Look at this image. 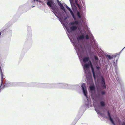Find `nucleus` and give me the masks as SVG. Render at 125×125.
<instances>
[{"label":"nucleus","mask_w":125,"mask_h":125,"mask_svg":"<svg viewBox=\"0 0 125 125\" xmlns=\"http://www.w3.org/2000/svg\"><path fill=\"white\" fill-rule=\"evenodd\" d=\"M87 76V75L86 76V82L88 84H89L90 85H92L93 84H94L93 80L91 77H88Z\"/></svg>","instance_id":"nucleus-18"},{"label":"nucleus","mask_w":125,"mask_h":125,"mask_svg":"<svg viewBox=\"0 0 125 125\" xmlns=\"http://www.w3.org/2000/svg\"><path fill=\"white\" fill-rule=\"evenodd\" d=\"M117 60H116V62H117Z\"/></svg>","instance_id":"nucleus-42"},{"label":"nucleus","mask_w":125,"mask_h":125,"mask_svg":"<svg viewBox=\"0 0 125 125\" xmlns=\"http://www.w3.org/2000/svg\"><path fill=\"white\" fill-rule=\"evenodd\" d=\"M80 32H83L84 34H82L76 38L75 37V36L74 37L71 38L72 39H73V40L71 39L69 34L68 33L67 34L70 40L71 43L73 44L76 51V49L78 50L87 48L86 43L85 44L79 41L80 40H83L85 39L88 40L86 42L92 40L94 44L96 43V40L94 39L93 34L90 31H88V34L84 30H83V31L81 30Z\"/></svg>","instance_id":"nucleus-2"},{"label":"nucleus","mask_w":125,"mask_h":125,"mask_svg":"<svg viewBox=\"0 0 125 125\" xmlns=\"http://www.w3.org/2000/svg\"><path fill=\"white\" fill-rule=\"evenodd\" d=\"M69 84L65 83H61V88L66 89L69 88Z\"/></svg>","instance_id":"nucleus-23"},{"label":"nucleus","mask_w":125,"mask_h":125,"mask_svg":"<svg viewBox=\"0 0 125 125\" xmlns=\"http://www.w3.org/2000/svg\"><path fill=\"white\" fill-rule=\"evenodd\" d=\"M55 8H56V5H55Z\"/></svg>","instance_id":"nucleus-43"},{"label":"nucleus","mask_w":125,"mask_h":125,"mask_svg":"<svg viewBox=\"0 0 125 125\" xmlns=\"http://www.w3.org/2000/svg\"><path fill=\"white\" fill-rule=\"evenodd\" d=\"M54 83H45V88H51L54 87Z\"/></svg>","instance_id":"nucleus-22"},{"label":"nucleus","mask_w":125,"mask_h":125,"mask_svg":"<svg viewBox=\"0 0 125 125\" xmlns=\"http://www.w3.org/2000/svg\"><path fill=\"white\" fill-rule=\"evenodd\" d=\"M107 70V68L105 67L103 69V71H104V72L103 73V74L104 75L105 73H106V71Z\"/></svg>","instance_id":"nucleus-31"},{"label":"nucleus","mask_w":125,"mask_h":125,"mask_svg":"<svg viewBox=\"0 0 125 125\" xmlns=\"http://www.w3.org/2000/svg\"><path fill=\"white\" fill-rule=\"evenodd\" d=\"M115 73L116 75L115 76V78L117 81L120 83L121 86V91L122 92L123 94L124 95L122 96V98L124 99L125 100V90L123 86L121 83V80L120 78L118 76V74L117 71H115Z\"/></svg>","instance_id":"nucleus-9"},{"label":"nucleus","mask_w":125,"mask_h":125,"mask_svg":"<svg viewBox=\"0 0 125 125\" xmlns=\"http://www.w3.org/2000/svg\"><path fill=\"white\" fill-rule=\"evenodd\" d=\"M83 68L84 72L85 73V75H87L88 73H89L90 70L89 69V64L88 63H81Z\"/></svg>","instance_id":"nucleus-12"},{"label":"nucleus","mask_w":125,"mask_h":125,"mask_svg":"<svg viewBox=\"0 0 125 125\" xmlns=\"http://www.w3.org/2000/svg\"><path fill=\"white\" fill-rule=\"evenodd\" d=\"M70 1V3L71 6H72V9H73V6H72V4L71 1V0H69ZM75 2L76 4H77L78 3V0H73Z\"/></svg>","instance_id":"nucleus-29"},{"label":"nucleus","mask_w":125,"mask_h":125,"mask_svg":"<svg viewBox=\"0 0 125 125\" xmlns=\"http://www.w3.org/2000/svg\"><path fill=\"white\" fill-rule=\"evenodd\" d=\"M57 2H58V1H59V0H56Z\"/></svg>","instance_id":"nucleus-40"},{"label":"nucleus","mask_w":125,"mask_h":125,"mask_svg":"<svg viewBox=\"0 0 125 125\" xmlns=\"http://www.w3.org/2000/svg\"><path fill=\"white\" fill-rule=\"evenodd\" d=\"M76 51L81 63H88L90 61L91 64L92 65V62L88 56L87 48L78 50L76 49Z\"/></svg>","instance_id":"nucleus-4"},{"label":"nucleus","mask_w":125,"mask_h":125,"mask_svg":"<svg viewBox=\"0 0 125 125\" xmlns=\"http://www.w3.org/2000/svg\"><path fill=\"white\" fill-rule=\"evenodd\" d=\"M38 84V83H25L24 87L37 86Z\"/></svg>","instance_id":"nucleus-16"},{"label":"nucleus","mask_w":125,"mask_h":125,"mask_svg":"<svg viewBox=\"0 0 125 125\" xmlns=\"http://www.w3.org/2000/svg\"><path fill=\"white\" fill-rule=\"evenodd\" d=\"M105 56L106 58L108 59L109 60H111L113 58V56H112V55L105 54Z\"/></svg>","instance_id":"nucleus-26"},{"label":"nucleus","mask_w":125,"mask_h":125,"mask_svg":"<svg viewBox=\"0 0 125 125\" xmlns=\"http://www.w3.org/2000/svg\"><path fill=\"white\" fill-rule=\"evenodd\" d=\"M96 43L94 44L92 40L86 42V46L88 52L89 54L92 62H93V61H95V62L96 63L99 62V59L97 56L96 55V52L94 48V50L93 51L91 50V49L94 46V45L96 44Z\"/></svg>","instance_id":"nucleus-3"},{"label":"nucleus","mask_w":125,"mask_h":125,"mask_svg":"<svg viewBox=\"0 0 125 125\" xmlns=\"http://www.w3.org/2000/svg\"><path fill=\"white\" fill-rule=\"evenodd\" d=\"M6 34L9 38H10L12 35V31L9 28L5 29Z\"/></svg>","instance_id":"nucleus-17"},{"label":"nucleus","mask_w":125,"mask_h":125,"mask_svg":"<svg viewBox=\"0 0 125 125\" xmlns=\"http://www.w3.org/2000/svg\"><path fill=\"white\" fill-rule=\"evenodd\" d=\"M99 62L97 63H95V61H94L92 62L93 64L95 65L94 67L96 69V70L98 71H99L101 69V65L99 60Z\"/></svg>","instance_id":"nucleus-14"},{"label":"nucleus","mask_w":125,"mask_h":125,"mask_svg":"<svg viewBox=\"0 0 125 125\" xmlns=\"http://www.w3.org/2000/svg\"><path fill=\"white\" fill-rule=\"evenodd\" d=\"M65 7L66 9L69 11L73 19L75 20H76L77 19V18L75 15V11H72L71 9L66 4L65 5Z\"/></svg>","instance_id":"nucleus-13"},{"label":"nucleus","mask_w":125,"mask_h":125,"mask_svg":"<svg viewBox=\"0 0 125 125\" xmlns=\"http://www.w3.org/2000/svg\"><path fill=\"white\" fill-rule=\"evenodd\" d=\"M61 6V8L62 9H63L64 10H65V8L64 7V6H63L62 5L61 6Z\"/></svg>","instance_id":"nucleus-36"},{"label":"nucleus","mask_w":125,"mask_h":125,"mask_svg":"<svg viewBox=\"0 0 125 125\" xmlns=\"http://www.w3.org/2000/svg\"><path fill=\"white\" fill-rule=\"evenodd\" d=\"M81 87L83 93L86 98H90L87 95L88 92L87 89V86L86 83H82Z\"/></svg>","instance_id":"nucleus-10"},{"label":"nucleus","mask_w":125,"mask_h":125,"mask_svg":"<svg viewBox=\"0 0 125 125\" xmlns=\"http://www.w3.org/2000/svg\"><path fill=\"white\" fill-rule=\"evenodd\" d=\"M74 125V124H72V125Z\"/></svg>","instance_id":"nucleus-44"},{"label":"nucleus","mask_w":125,"mask_h":125,"mask_svg":"<svg viewBox=\"0 0 125 125\" xmlns=\"http://www.w3.org/2000/svg\"><path fill=\"white\" fill-rule=\"evenodd\" d=\"M60 16L61 19L62 20L64 19V20H66L69 18V16L68 15L66 16L65 13L63 12L61 13Z\"/></svg>","instance_id":"nucleus-21"},{"label":"nucleus","mask_w":125,"mask_h":125,"mask_svg":"<svg viewBox=\"0 0 125 125\" xmlns=\"http://www.w3.org/2000/svg\"><path fill=\"white\" fill-rule=\"evenodd\" d=\"M25 83L18 82L12 83V85L14 86H24Z\"/></svg>","instance_id":"nucleus-20"},{"label":"nucleus","mask_w":125,"mask_h":125,"mask_svg":"<svg viewBox=\"0 0 125 125\" xmlns=\"http://www.w3.org/2000/svg\"><path fill=\"white\" fill-rule=\"evenodd\" d=\"M69 24H70V25H73L74 24V23H73V22H70Z\"/></svg>","instance_id":"nucleus-39"},{"label":"nucleus","mask_w":125,"mask_h":125,"mask_svg":"<svg viewBox=\"0 0 125 125\" xmlns=\"http://www.w3.org/2000/svg\"><path fill=\"white\" fill-rule=\"evenodd\" d=\"M37 87H39L45 88V83H38Z\"/></svg>","instance_id":"nucleus-25"},{"label":"nucleus","mask_w":125,"mask_h":125,"mask_svg":"<svg viewBox=\"0 0 125 125\" xmlns=\"http://www.w3.org/2000/svg\"><path fill=\"white\" fill-rule=\"evenodd\" d=\"M22 6H20L19 8V9L21 10V9L22 8Z\"/></svg>","instance_id":"nucleus-38"},{"label":"nucleus","mask_w":125,"mask_h":125,"mask_svg":"<svg viewBox=\"0 0 125 125\" xmlns=\"http://www.w3.org/2000/svg\"><path fill=\"white\" fill-rule=\"evenodd\" d=\"M89 88L91 93V97L93 102V106L95 111L98 114L102 116L104 114L101 113L100 111L104 112L107 111V116L109 118L110 121L114 125H115L110 113L105 107V102L103 101L104 99V95L105 94V92L102 90L98 91H97V94H96L95 92L96 88L94 84L90 85Z\"/></svg>","instance_id":"nucleus-1"},{"label":"nucleus","mask_w":125,"mask_h":125,"mask_svg":"<svg viewBox=\"0 0 125 125\" xmlns=\"http://www.w3.org/2000/svg\"><path fill=\"white\" fill-rule=\"evenodd\" d=\"M80 118L79 117H78L77 119H75L74 121V123L75 124L76 122Z\"/></svg>","instance_id":"nucleus-34"},{"label":"nucleus","mask_w":125,"mask_h":125,"mask_svg":"<svg viewBox=\"0 0 125 125\" xmlns=\"http://www.w3.org/2000/svg\"><path fill=\"white\" fill-rule=\"evenodd\" d=\"M38 1L40 3H43V2L42 1L40 0H33L32 2L33 3H34V2H35V1Z\"/></svg>","instance_id":"nucleus-30"},{"label":"nucleus","mask_w":125,"mask_h":125,"mask_svg":"<svg viewBox=\"0 0 125 125\" xmlns=\"http://www.w3.org/2000/svg\"><path fill=\"white\" fill-rule=\"evenodd\" d=\"M84 104L81 106L79 111L80 116L82 115L86 108H88L89 107H91L92 106L91 98H86Z\"/></svg>","instance_id":"nucleus-8"},{"label":"nucleus","mask_w":125,"mask_h":125,"mask_svg":"<svg viewBox=\"0 0 125 125\" xmlns=\"http://www.w3.org/2000/svg\"><path fill=\"white\" fill-rule=\"evenodd\" d=\"M77 15L79 18H81V16L80 14V13L79 12H78L77 13Z\"/></svg>","instance_id":"nucleus-32"},{"label":"nucleus","mask_w":125,"mask_h":125,"mask_svg":"<svg viewBox=\"0 0 125 125\" xmlns=\"http://www.w3.org/2000/svg\"><path fill=\"white\" fill-rule=\"evenodd\" d=\"M80 86L78 84L71 85L69 84V88L72 90H76L79 88Z\"/></svg>","instance_id":"nucleus-15"},{"label":"nucleus","mask_w":125,"mask_h":125,"mask_svg":"<svg viewBox=\"0 0 125 125\" xmlns=\"http://www.w3.org/2000/svg\"><path fill=\"white\" fill-rule=\"evenodd\" d=\"M125 48V46L120 51L119 53V54H120L122 52V51Z\"/></svg>","instance_id":"nucleus-37"},{"label":"nucleus","mask_w":125,"mask_h":125,"mask_svg":"<svg viewBox=\"0 0 125 125\" xmlns=\"http://www.w3.org/2000/svg\"><path fill=\"white\" fill-rule=\"evenodd\" d=\"M55 16L59 18V21L61 22L63 26L65 28L67 31L70 37L71 38L74 37L75 34L74 31L76 30L77 26H73L70 27L68 26L67 24L64 23L63 22L61 21L59 17L55 14Z\"/></svg>","instance_id":"nucleus-7"},{"label":"nucleus","mask_w":125,"mask_h":125,"mask_svg":"<svg viewBox=\"0 0 125 125\" xmlns=\"http://www.w3.org/2000/svg\"><path fill=\"white\" fill-rule=\"evenodd\" d=\"M74 24H80L82 25L81 21H73Z\"/></svg>","instance_id":"nucleus-28"},{"label":"nucleus","mask_w":125,"mask_h":125,"mask_svg":"<svg viewBox=\"0 0 125 125\" xmlns=\"http://www.w3.org/2000/svg\"><path fill=\"white\" fill-rule=\"evenodd\" d=\"M118 54L117 53L115 54L114 55H112V56H113V58L114 57H116V56H117V55H118Z\"/></svg>","instance_id":"nucleus-35"},{"label":"nucleus","mask_w":125,"mask_h":125,"mask_svg":"<svg viewBox=\"0 0 125 125\" xmlns=\"http://www.w3.org/2000/svg\"><path fill=\"white\" fill-rule=\"evenodd\" d=\"M64 27V29H65V28H64L65 27Z\"/></svg>","instance_id":"nucleus-45"},{"label":"nucleus","mask_w":125,"mask_h":125,"mask_svg":"<svg viewBox=\"0 0 125 125\" xmlns=\"http://www.w3.org/2000/svg\"><path fill=\"white\" fill-rule=\"evenodd\" d=\"M57 3V4H58V5L59 6H60L62 5V4L61 2H60V1H58V2Z\"/></svg>","instance_id":"nucleus-33"},{"label":"nucleus","mask_w":125,"mask_h":125,"mask_svg":"<svg viewBox=\"0 0 125 125\" xmlns=\"http://www.w3.org/2000/svg\"><path fill=\"white\" fill-rule=\"evenodd\" d=\"M47 4L53 13H55V3L53 0L47 1Z\"/></svg>","instance_id":"nucleus-11"},{"label":"nucleus","mask_w":125,"mask_h":125,"mask_svg":"<svg viewBox=\"0 0 125 125\" xmlns=\"http://www.w3.org/2000/svg\"><path fill=\"white\" fill-rule=\"evenodd\" d=\"M61 83H55V88H61Z\"/></svg>","instance_id":"nucleus-27"},{"label":"nucleus","mask_w":125,"mask_h":125,"mask_svg":"<svg viewBox=\"0 0 125 125\" xmlns=\"http://www.w3.org/2000/svg\"><path fill=\"white\" fill-rule=\"evenodd\" d=\"M35 7V6H33L32 7V8H33V7Z\"/></svg>","instance_id":"nucleus-41"},{"label":"nucleus","mask_w":125,"mask_h":125,"mask_svg":"<svg viewBox=\"0 0 125 125\" xmlns=\"http://www.w3.org/2000/svg\"><path fill=\"white\" fill-rule=\"evenodd\" d=\"M28 34L26 41L23 46L22 50V52H26L30 48V46L32 42V33L30 27L28 26L27 27Z\"/></svg>","instance_id":"nucleus-5"},{"label":"nucleus","mask_w":125,"mask_h":125,"mask_svg":"<svg viewBox=\"0 0 125 125\" xmlns=\"http://www.w3.org/2000/svg\"><path fill=\"white\" fill-rule=\"evenodd\" d=\"M5 81V83L3 85V88H4L5 87H8L12 85V83L8 81Z\"/></svg>","instance_id":"nucleus-19"},{"label":"nucleus","mask_w":125,"mask_h":125,"mask_svg":"<svg viewBox=\"0 0 125 125\" xmlns=\"http://www.w3.org/2000/svg\"><path fill=\"white\" fill-rule=\"evenodd\" d=\"M91 70L94 79L95 80L96 78L97 80H99V76L100 78V80L101 87L102 88L106 89V85L105 80L101 72L99 70L98 71V74L95 73L94 69L93 66L91 68Z\"/></svg>","instance_id":"nucleus-6"},{"label":"nucleus","mask_w":125,"mask_h":125,"mask_svg":"<svg viewBox=\"0 0 125 125\" xmlns=\"http://www.w3.org/2000/svg\"><path fill=\"white\" fill-rule=\"evenodd\" d=\"M1 76V83H2V84H3L2 83L4 81H5V79L4 78V76L3 75V73L2 72H0Z\"/></svg>","instance_id":"nucleus-24"}]
</instances>
